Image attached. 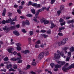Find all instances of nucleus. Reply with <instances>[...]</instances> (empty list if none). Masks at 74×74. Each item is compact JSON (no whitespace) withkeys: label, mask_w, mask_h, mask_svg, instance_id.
<instances>
[{"label":"nucleus","mask_w":74,"mask_h":74,"mask_svg":"<svg viewBox=\"0 0 74 74\" xmlns=\"http://www.w3.org/2000/svg\"><path fill=\"white\" fill-rule=\"evenodd\" d=\"M44 54H45L46 56H48L49 55V52L48 51L46 50L45 52H42L40 53L38 55V58L40 60L42 59L44 57Z\"/></svg>","instance_id":"f257e3e1"},{"label":"nucleus","mask_w":74,"mask_h":74,"mask_svg":"<svg viewBox=\"0 0 74 74\" xmlns=\"http://www.w3.org/2000/svg\"><path fill=\"white\" fill-rule=\"evenodd\" d=\"M73 68H74V63L73 64L70 65L68 68H66V67L63 66L62 69V70L64 71V73H67V70Z\"/></svg>","instance_id":"f03ea898"},{"label":"nucleus","mask_w":74,"mask_h":74,"mask_svg":"<svg viewBox=\"0 0 74 74\" xmlns=\"http://www.w3.org/2000/svg\"><path fill=\"white\" fill-rule=\"evenodd\" d=\"M40 22L41 23H44V25H47L49 23V21L44 18H42L40 20Z\"/></svg>","instance_id":"7ed1b4c3"},{"label":"nucleus","mask_w":74,"mask_h":74,"mask_svg":"<svg viewBox=\"0 0 74 74\" xmlns=\"http://www.w3.org/2000/svg\"><path fill=\"white\" fill-rule=\"evenodd\" d=\"M60 10L57 11V14H58V16L62 13V10H64V5H61L60 6Z\"/></svg>","instance_id":"20e7f679"},{"label":"nucleus","mask_w":74,"mask_h":74,"mask_svg":"<svg viewBox=\"0 0 74 74\" xmlns=\"http://www.w3.org/2000/svg\"><path fill=\"white\" fill-rule=\"evenodd\" d=\"M54 55V59H60V56L58 54L55 53Z\"/></svg>","instance_id":"39448f33"},{"label":"nucleus","mask_w":74,"mask_h":74,"mask_svg":"<svg viewBox=\"0 0 74 74\" xmlns=\"http://www.w3.org/2000/svg\"><path fill=\"white\" fill-rule=\"evenodd\" d=\"M16 45L17 46L16 49L18 51H21L22 49V48L21 47V44L19 43H18L16 44Z\"/></svg>","instance_id":"423d86ee"},{"label":"nucleus","mask_w":74,"mask_h":74,"mask_svg":"<svg viewBox=\"0 0 74 74\" xmlns=\"http://www.w3.org/2000/svg\"><path fill=\"white\" fill-rule=\"evenodd\" d=\"M68 40V38H67L64 39L61 41V44H62V45H64V44H66V42Z\"/></svg>","instance_id":"0eeeda50"},{"label":"nucleus","mask_w":74,"mask_h":74,"mask_svg":"<svg viewBox=\"0 0 74 74\" xmlns=\"http://www.w3.org/2000/svg\"><path fill=\"white\" fill-rule=\"evenodd\" d=\"M56 62L59 64H60L61 66L64 65V64H66V62H61L59 60L57 61Z\"/></svg>","instance_id":"6e6552de"},{"label":"nucleus","mask_w":74,"mask_h":74,"mask_svg":"<svg viewBox=\"0 0 74 74\" xmlns=\"http://www.w3.org/2000/svg\"><path fill=\"white\" fill-rule=\"evenodd\" d=\"M13 33L14 35L15 36H18L20 35V34L19 33V32L18 31L16 30H15L14 31H13Z\"/></svg>","instance_id":"1a4fd4ad"},{"label":"nucleus","mask_w":74,"mask_h":74,"mask_svg":"<svg viewBox=\"0 0 74 74\" xmlns=\"http://www.w3.org/2000/svg\"><path fill=\"white\" fill-rule=\"evenodd\" d=\"M16 27V26L15 25L12 26L11 27H9V31H10V30H13V29H14Z\"/></svg>","instance_id":"9d476101"},{"label":"nucleus","mask_w":74,"mask_h":74,"mask_svg":"<svg viewBox=\"0 0 74 74\" xmlns=\"http://www.w3.org/2000/svg\"><path fill=\"white\" fill-rule=\"evenodd\" d=\"M74 22V20L73 19L72 20H69L68 21H67V23L68 24H70L71 23L72 24H73Z\"/></svg>","instance_id":"9b49d317"},{"label":"nucleus","mask_w":74,"mask_h":74,"mask_svg":"<svg viewBox=\"0 0 74 74\" xmlns=\"http://www.w3.org/2000/svg\"><path fill=\"white\" fill-rule=\"evenodd\" d=\"M22 53H23L24 54H27V53H29L30 51L28 50H26L22 51Z\"/></svg>","instance_id":"f8f14e48"},{"label":"nucleus","mask_w":74,"mask_h":74,"mask_svg":"<svg viewBox=\"0 0 74 74\" xmlns=\"http://www.w3.org/2000/svg\"><path fill=\"white\" fill-rule=\"evenodd\" d=\"M13 49V48L12 47L10 48L9 49H8V51L9 53H12V50Z\"/></svg>","instance_id":"ddd939ff"},{"label":"nucleus","mask_w":74,"mask_h":74,"mask_svg":"<svg viewBox=\"0 0 74 74\" xmlns=\"http://www.w3.org/2000/svg\"><path fill=\"white\" fill-rule=\"evenodd\" d=\"M51 27H50V29H53V27H55L56 26V25H54L53 23H51Z\"/></svg>","instance_id":"4468645a"},{"label":"nucleus","mask_w":74,"mask_h":74,"mask_svg":"<svg viewBox=\"0 0 74 74\" xmlns=\"http://www.w3.org/2000/svg\"><path fill=\"white\" fill-rule=\"evenodd\" d=\"M55 68L57 69H59V68H61V65L57 64L55 66Z\"/></svg>","instance_id":"2eb2a0df"},{"label":"nucleus","mask_w":74,"mask_h":74,"mask_svg":"<svg viewBox=\"0 0 74 74\" xmlns=\"http://www.w3.org/2000/svg\"><path fill=\"white\" fill-rule=\"evenodd\" d=\"M6 67H7V68L8 69H9L10 68H11V67H12V65H11V64H10L9 65L7 64L6 66Z\"/></svg>","instance_id":"dca6fc26"},{"label":"nucleus","mask_w":74,"mask_h":74,"mask_svg":"<svg viewBox=\"0 0 74 74\" xmlns=\"http://www.w3.org/2000/svg\"><path fill=\"white\" fill-rule=\"evenodd\" d=\"M64 29H65V28L64 27H62L60 28H59L58 32H61V30H64Z\"/></svg>","instance_id":"f3484780"},{"label":"nucleus","mask_w":74,"mask_h":74,"mask_svg":"<svg viewBox=\"0 0 74 74\" xmlns=\"http://www.w3.org/2000/svg\"><path fill=\"white\" fill-rule=\"evenodd\" d=\"M57 53H58V54L60 55H61L62 56H64V54L62 52H60V51L59 50L57 51Z\"/></svg>","instance_id":"a211bd4d"},{"label":"nucleus","mask_w":74,"mask_h":74,"mask_svg":"<svg viewBox=\"0 0 74 74\" xmlns=\"http://www.w3.org/2000/svg\"><path fill=\"white\" fill-rule=\"evenodd\" d=\"M5 28H3V30H4L5 31V30H8V31H9V28H8V27H7L6 26H5Z\"/></svg>","instance_id":"6ab92c4d"},{"label":"nucleus","mask_w":74,"mask_h":74,"mask_svg":"<svg viewBox=\"0 0 74 74\" xmlns=\"http://www.w3.org/2000/svg\"><path fill=\"white\" fill-rule=\"evenodd\" d=\"M26 16L29 18H32L33 16V15L30 14H28L26 15Z\"/></svg>","instance_id":"aec40b11"},{"label":"nucleus","mask_w":74,"mask_h":74,"mask_svg":"<svg viewBox=\"0 0 74 74\" xmlns=\"http://www.w3.org/2000/svg\"><path fill=\"white\" fill-rule=\"evenodd\" d=\"M31 11L33 14H36V11H35V10H34V9H31Z\"/></svg>","instance_id":"412c9836"},{"label":"nucleus","mask_w":74,"mask_h":74,"mask_svg":"<svg viewBox=\"0 0 74 74\" xmlns=\"http://www.w3.org/2000/svg\"><path fill=\"white\" fill-rule=\"evenodd\" d=\"M33 2L29 1L28 2V4H27L28 6H29L30 5H33Z\"/></svg>","instance_id":"4be33fe9"},{"label":"nucleus","mask_w":74,"mask_h":74,"mask_svg":"<svg viewBox=\"0 0 74 74\" xmlns=\"http://www.w3.org/2000/svg\"><path fill=\"white\" fill-rule=\"evenodd\" d=\"M69 50L71 52H73L74 51V47H71Z\"/></svg>","instance_id":"5701e85b"},{"label":"nucleus","mask_w":74,"mask_h":74,"mask_svg":"<svg viewBox=\"0 0 74 74\" xmlns=\"http://www.w3.org/2000/svg\"><path fill=\"white\" fill-rule=\"evenodd\" d=\"M25 24H26L27 25H30V23L29 22V20H26Z\"/></svg>","instance_id":"b1692460"},{"label":"nucleus","mask_w":74,"mask_h":74,"mask_svg":"<svg viewBox=\"0 0 74 74\" xmlns=\"http://www.w3.org/2000/svg\"><path fill=\"white\" fill-rule=\"evenodd\" d=\"M50 66L52 69H53V67L55 66V64L53 63H51L50 64Z\"/></svg>","instance_id":"393cba45"},{"label":"nucleus","mask_w":74,"mask_h":74,"mask_svg":"<svg viewBox=\"0 0 74 74\" xmlns=\"http://www.w3.org/2000/svg\"><path fill=\"white\" fill-rule=\"evenodd\" d=\"M40 42H41V41H40V40H38L35 42V44L36 45H38V44H40Z\"/></svg>","instance_id":"a878e982"},{"label":"nucleus","mask_w":74,"mask_h":74,"mask_svg":"<svg viewBox=\"0 0 74 74\" xmlns=\"http://www.w3.org/2000/svg\"><path fill=\"white\" fill-rule=\"evenodd\" d=\"M22 32L23 33H27V31H26V29H23L21 30Z\"/></svg>","instance_id":"bb28decb"},{"label":"nucleus","mask_w":74,"mask_h":74,"mask_svg":"<svg viewBox=\"0 0 74 74\" xmlns=\"http://www.w3.org/2000/svg\"><path fill=\"white\" fill-rule=\"evenodd\" d=\"M58 35L60 37H62L63 36V34L61 32H59L58 33Z\"/></svg>","instance_id":"cd10ccee"},{"label":"nucleus","mask_w":74,"mask_h":74,"mask_svg":"<svg viewBox=\"0 0 74 74\" xmlns=\"http://www.w3.org/2000/svg\"><path fill=\"white\" fill-rule=\"evenodd\" d=\"M3 60L4 61H8V57H5L4 59Z\"/></svg>","instance_id":"c85d7f7f"},{"label":"nucleus","mask_w":74,"mask_h":74,"mask_svg":"<svg viewBox=\"0 0 74 74\" xmlns=\"http://www.w3.org/2000/svg\"><path fill=\"white\" fill-rule=\"evenodd\" d=\"M41 35L44 37L45 38H46V37H47L48 36V35H45V34H42Z\"/></svg>","instance_id":"c756f323"},{"label":"nucleus","mask_w":74,"mask_h":74,"mask_svg":"<svg viewBox=\"0 0 74 74\" xmlns=\"http://www.w3.org/2000/svg\"><path fill=\"white\" fill-rule=\"evenodd\" d=\"M9 71H16V70H14L13 69L11 68L10 69H9Z\"/></svg>","instance_id":"7c9ffc66"},{"label":"nucleus","mask_w":74,"mask_h":74,"mask_svg":"<svg viewBox=\"0 0 74 74\" xmlns=\"http://www.w3.org/2000/svg\"><path fill=\"white\" fill-rule=\"evenodd\" d=\"M11 60H12V61H14V62L16 61V59L14 58H11Z\"/></svg>","instance_id":"2f4dec72"},{"label":"nucleus","mask_w":74,"mask_h":74,"mask_svg":"<svg viewBox=\"0 0 74 74\" xmlns=\"http://www.w3.org/2000/svg\"><path fill=\"white\" fill-rule=\"evenodd\" d=\"M29 34L30 36H33L34 32L32 31H31L29 32Z\"/></svg>","instance_id":"473e14b6"},{"label":"nucleus","mask_w":74,"mask_h":74,"mask_svg":"<svg viewBox=\"0 0 74 74\" xmlns=\"http://www.w3.org/2000/svg\"><path fill=\"white\" fill-rule=\"evenodd\" d=\"M32 6H33V7H37V3H33L32 5Z\"/></svg>","instance_id":"72a5a7b5"},{"label":"nucleus","mask_w":74,"mask_h":74,"mask_svg":"<svg viewBox=\"0 0 74 74\" xmlns=\"http://www.w3.org/2000/svg\"><path fill=\"white\" fill-rule=\"evenodd\" d=\"M55 2V0H51L50 3L51 4H53Z\"/></svg>","instance_id":"f704fd0d"},{"label":"nucleus","mask_w":74,"mask_h":74,"mask_svg":"<svg viewBox=\"0 0 74 74\" xmlns=\"http://www.w3.org/2000/svg\"><path fill=\"white\" fill-rule=\"evenodd\" d=\"M33 21H34V22H37L38 21L37 20V19L35 17H34V18L33 19Z\"/></svg>","instance_id":"c9c22d12"},{"label":"nucleus","mask_w":74,"mask_h":74,"mask_svg":"<svg viewBox=\"0 0 74 74\" xmlns=\"http://www.w3.org/2000/svg\"><path fill=\"white\" fill-rule=\"evenodd\" d=\"M71 52H68V55L69 57H71Z\"/></svg>","instance_id":"e433bc0d"},{"label":"nucleus","mask_w":74,"mask_h":74,"mask_svg":"<svg viewBox=\"0 0 74 74\" xmlns=\"http://www.w3.org/2000/svg\"><path fill=\"white\" fill-rule=\"evenodd\" d=\"M6 23V21H5L4 20H3V21H2V23L3 24V25H4Z\"/></svg>","instance_id":"4c0bfd02"},{"label":"nucleus","mask_w":74,"mask_h":74,"mask_svg":"<svg viewBox=\"0 0 74 74\" xmlns=\"http://www.w3.org/2000/svg\"><path fill=\"white\" fill-rule=\"evenodd\" d=\"M17 12L18 13V14H21V10L20 9H18L17 10Z\"/></svg>","instance_id":"58836bf2"},{"label":"nucleus","mask_w":74,"mask_h":74,"mask_svg":"<svg viewBox=\"0 0 74 74\" xmlns=\"http://www.w3.org/2000/svg\"><path fill=\"white\" fill-rule=\"evenodd\" d=\"M47 32L48 34H50L51 33V31L50 29H49L48 31H47Z\"/></svg>","instance_id":"ea45409f"},{"label":"nucleus","mask_w":74,"mask_h":74,"mask_svg":"<svg viewBox=\"0 0 74 74\" xmlns=\"http://www.w3.org/2000/svg\"><path fill=\"white\" fill-rule=\"evenodd\" d=\"M70 57H67L66 59V62H69V60H70Z\"/></svg>","instance_id":"a19ab883"},{"label":"nucleus","mask_w":74,"mask_h":74,"mask_svg":"<svg viewBox=\"0 0 74 74\" xmlns=\"http://www.w3.org/2000/svg\"><path fill=\"white\" fill-rule=\"evenodd\" d=\"M64 21V20L62 18H61L60 19L59 22L60 23H61L63 22Z\"/></svg>","instance_id":"79ce46f5"},{"label":"nucleus","mask_w":74,"mask_h":74,"mask_svg":"<svg viewBox=\"0 0 74 74\" xmlns=\"http://www.w3.org/2000/svg\"><path fill=\"white\" fill-rule=\"evenodd\" d=\"M17 67H18V66H17V65H15L13 66V68L14 69H15V70H16V69H17Z\"/></svg>","instance_id":"37998d69"},{"label":"nucleus","mask_w":74,"mask_h":74,"mask_svg":"<svg viewBox=\"0 0 74 74\" xmlns=\"http://www.w3.org/2000/svg\"><path fill=\"white\" fill-rule=\"evenodd\" d=\"M17 63H22V60H18V61H17Z\"/></svg>","instance_id":"c03bdc74"},{"label":"nucleus","mask_w":74,"mask_h":74,"mask_svg":"<svg viewBox=\"0 0 74 74\" xmlns=\"http://www.w3.org/2000/svg\"><path fill=\"white\" fill-rule=\"evenodd\" d=\"M62 49L64 51H67L68 49V47H65L64 48H63Z\"/></svg>","instance_id":"a18cd8bd"},{"label":"nucleus","mask_w":74,"mask_h":74,"mask_svg":"<svg viewBox=\"0 0 74 74\" xmlns=\"http://www.w3.org/2000/svg\"><path fill=\"white\" fill-rule=\"evenodd\" d=\"M65 24H66V22H64L60 23V25L61 26H63V25H65Z\"/></svg>","instance_id":"49530a36"},{"label":"nucleus","mask_w":74,"mask_h":74,"mask_svg":"<svg viewBox=\"0 0 74 74\" xmlns=\"http://www.w3.org/2000/svg\"><path fill=\"white\" fill-rule=\"evenodd\" d=\"M31 66L30 65H27V67H26V68L27 69H29L30 68Z\"/></svg>","instance_id":"de8ad7c7"},{"label":"nucleus","mask_w":74,"mask_h":74,"mask_svg":"<svg viewBox=\"0 0 74 74\" xmlns=\"http://www.w3.org/2000/svg\"><path fill=\"white\" fill-rule=\"evenodd\" d=\"M10 22H11L9 20H7L6 21V23H10Z\"/></svg>","instance_id":"09e8293b"},{"label":"nucleus","mask_w":74,"mask_h":74,"mask_svg":"<svg viewBox=\"0 0 74 74\" xmlns=\"http://www.w3.org/2000/svg\"><path fill=\"white\" fill-rule=\"evenodd\" d=\"M17 55H18V56L20 58H22V56H21V53H17Z\"/></svg>","instance_id":"8fccbe9b"},{"label":"nucleus","mask_w":74,"mask_h":74,"mask_svg":"<svg viewBox=\"0 0 74 74\" xmlns=\"http://www.w3.org/2000/svg\"><path fill=\"white\" fill-rule=\"evenodd\" d=\"M21 5H23H23H24V4H25V1H23L21 2Z\"/></svg>","instance_id":"3c124183"},{"label":"nucleus","mask_w":74,"mask_h":74,"mask_svg":"<svg viewBox=\"0 0 74 74\" xmlns=\"http://www.w3.org/2000/svg\"><path fill=\"white\" fill-rule=\"evenodd\" d=\"M39 14H40L38 12L36 11V13L35 14V16H38L39 15Z\"/></svg>","instance_id":"603ef678"},{"label":"nucleus","mask_w":74,"mask_h":74,"mask_svg":"<svg viewBox=\"0 0 74 74\" xmlns=\"http://www.w3.org/2000/svg\"><path fill=\"white\" fill-rule=\"evenodd\" d=\"M15 22H14V21H10V25H15Z\"/></svg>","instance_id":"864d4df0"},{"label":"nucleus","mask_w":74,"mask_h":74,"mask_svg":"<svg viewBox=\"0 0 74 74\" xmlns=\"http://www.w3.org/2000/svg\"><path fill=\"white\" fill-rule=\"evenodd\" d=\"M23 7L22 6H20L19 7V8L20 9V10H22V9H23Z\"/></svg>","instance_id":"5fc2aeb1"},{"label":"nucleus","mask_w":74,"mask_h":74,"mask_svg":"<svg viewBox=\"0 0 74 74\" xmlns=\"http://www.w3.org/2000/svg\"><path fill=\"white\" fill-rule=\"evenodd\" d=\"M40 47L42 48H44V45L43 43H42V44L40 45Z\"/></svg>","instance_id":"6e6d98bb"},{"label":"nucleus","mask_w":74,"mask_h":74,"mask_svg":"<svg viewBox=\"0 0 74 74\" xmlns=\"http://www.w3.org/2000/svg\"><path fill=\"white\" fill-rule=\"evenodd\" d=\"M35 47L36 48H39L40 47V46L37 45H35Z\"/></svg>","instance_id":"4d7b16f0"},{"label":"nucleus","mask_w":74,"mask_h":74,"mask_svg":"<svg viewBox=\"0 0 74 74\" xmlns=\"http://www.w3.org/2000/svg\"><path fill=\"white\" fill-rule=\"evenodd\" d=\"M37 12H38V13L40 14V12H42V10H41V9H39L38 10H37Z\"/></svg>","instance_id":"13d9d810"},{"label":"nucleus","mask_w":74,"mask_h":74,"mask_svg":"<svg viewBox=\"0 0 74 74\" xmlns=\"http://www.w3.org/2000/svg\"><path fill=\"white\" fill-rule=\"evenodd\" d=\"M32 64L33 66H35L36 64V63L35 62H32Z\"/></svg>","instance_id":"bf43d9fd"},{"label":"nucleus","mask_w":74,"mask_h":74,"mask_svg":"<svg viewBox=\"0 0 74 74\" xmlns=\"http://www.w3.org/2000/svg\"><path fill=\"white\" fill-rule=\"evenodd\" d=\"M20 18L21 19H25V18H26L24 16H20Z\"/></svg>","instance_id":"052dcab7"},{"label":"nucleus","mask_w":74,"mask_h":74,"mask_svg":"<svg viewBox=\"0 0 74 74\" xmlns=\"http://www.w3.org/2000/svg\"><path fill=\"white\" fill-rule=\"evenodd\" d=\"M40 32L41 33H45L46 31L45 30H42L40 31Z\"/></svg>","instance_id":"680f3d73"},{"label":"nucleus","mask_w":74,"mask_h":74,"mask_svg":"<svg viewBox=\"0 0 74 74\" xmlns=\"http://www.w3.org/2000/svg\"><path fill=\"white\" fill-rule=\"evenodd\" d=\"M14 20L16 22H17L18 21V20H17V16H15L14 17Z\"/></svg>","instance_id":"e2e57ef3"},{"label":"nucleus","mask_w":74,"mask_h":74,"mask_svg":"<svg viewBox=\"0 0 74 74\" xmlns=\"http://www.w3.org/2000/svg\"><path fill=\"white\" fill-rule=\"evenodd\" d=\"M26 25V23H25V22L24 21L22 23V25L23 26H25Z\"/></svg>","instance_id":"0e129e2a"},{"label":"nucleus","mask_w":74,"mask_h":74,"mask_svg":"<svg viewBox=\"0 0 74 74\" xmlns=\"http://www.w3.org/2000/svg\"><path fill=\"white\" fill-rule=\"evenodd\" d=\"M41 7V5L40 4H37V6L36 7L37 8H40Z\"/></svg>","instance_id":"69168bd1"},{"label":"nucleus","mask_w":74,"mask_h":74,"mask_svg":"<svg viewBox=\"0 0 74 74\" xmlns=\"http://www.w3.org/2000/svg\"><path fill=\"white\" fill-rule=\"evenodd\" d=\"M14 8H16L18 7V6L17 5H14Z\"/></svg>","instance_id":"338daca9"},{"label":"nucleus","mask_w":74,"mask_h":74,"mask_svg":"<svg viewBox=\"0 0 74 74\" xmlns=\"http://www.w3.org/2000/svg\"><path fill=\"white\" fill-rule=\"evenodd\" d=\"M3 12L5 13H6V9L4 8V9L3 10Z\"/></svg>","instance_id":"774afa93"}]
</instances>
